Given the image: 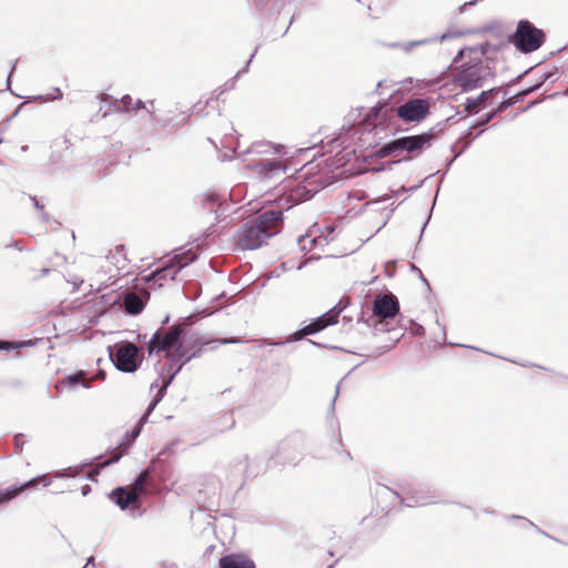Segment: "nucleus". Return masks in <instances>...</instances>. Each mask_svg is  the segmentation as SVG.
<instances>
[{"label": "nucleus", "mask_w": 568, "mask_h": 568, "mask_svg": "<svg viewBox=\"0 0 568 568\" xmlns=\"http://www.w3.org/2000/svg\"><path fill=\"white\" fill-rule=\"evenodd\" d=\"M132 98L129 94H125L120 100H115V110L119 112H128L132 109Z\"/></svg>", "instance_id": "33"}, {"label": "nucleus", "mask_w": 568, "mask_h": 568, "mask_svg": "<svg viewBox=\"0 0 568 568\" xmlns=\"http://www.w3.org/2000/svg\"><path fill=\"white\" fill-rule=\"evenodd\" d=\"M91 460H85L78 466L64 468L55 474L59 478H74L83 473V470L91 466Z\"/></svg>", "instance_id": "30"}, {"label": "nucleus", "mask_w": 568, "mask_h": 568, "mask_svg": "<svg viewBox=\"0 0 568 568\" xmlns=\"http://www.w3.org/2000/svg\"><path fill=\"white\" fill-rule=\"evenodd\" d=\"M186 334V324L176 322L168 329L159 328L151 337L148 344V354L152 356L153 354H159L161 352H166L170 349H174L178 346H185L183 343V337Z\"/></svg>", "instance_id": "9"}, {"label": "nucleus", "mask_w": 568, "mask_h": 568, "mask_svg": "<svg viewBox=\"0 0 568 568\" xmlns=\"http://www.w3.org/2000/svg\"><path fill=\"white\" fill-rule=\"evenodd\" d=\"M62 383L69 388H74L78 385H81L84 388L90 387V382L88 381L87 373L84 371H79L65 376Z\"/></svg>", "instance_id": "27"}, {"label": "nucleus", "mask_w": 568, "mask_h": 568, "mask_svg": "<svg viewBox=\"0 0 568 568\" xmlns=\"http://www.w3.org/2000/svg\"><path fill=\"white\" fill-rule=\"evenodd\" d=\"M501 113V111H498V108L496 110H493L480 118H478L473 124L476 128H481L487 125L490 121H493L497 114Z\"/></svg>", "instance_id": "34"}, {"label": "nucleus", "mask_w": 568, "mask_h": 568, "mask_svg": "<svg viewBox=\"0 0 568 568\" xmlns=\"http://www.w3.org/2000/svg\"><path fill=\"white\" fill-rule=\"evenodd\" d=\"M16 63H17V62H14V63L12 64V67H11V69H10V72H9V74H8V78H7V90H10V85H11V75H12V73H13V72H14V70H16Z\"/></svg>", "instance_id": "49"}, {"label": "nucleus", "mask_w": 568, "mask_h": 568, "mask_svg": "<svg viewBox=\"0 0 568 568\" xmlns=\"http://www.w3.org/2000/svg\"><path fill=\"white\" fill-rule=\"evenodd\" d=\"M170 322V315H166L162 321V326L160 328L164 329V326Z\"/></svg>", "instance_id": "59"}, {"label": "nucleus", "mask_w": 568, "mask_h": 568, "mask_svg": "<svg viewBox=\"0 0 568 568\" xmlns=\"http://www.w3.org/2000/svg\"><path fill=\"white\" fill-rule=\"evenodd\" d=\"M223 424H225L226 428H233L235 426V419L233 417V413H226L222 416Z\"/></svg>", "instance_id": "41"}, {"label": "nucleus", "mask_w": 568, "mask_h": 568, "mask_svg": "<svg viewBox=\"0 0 568 568\" xmlns=\"http://www.w3.org/2000/svg\"><path fill=\"white\" fill-rule=\"evenodd\" d=\"M54 94L55 95H52V94H45V95H37V97H33L31 98L30 101H53L55 99H61L62 98V92L59 88H54Z\"/></svg>", "instance_id": "37"}, {"label": "nucleus", "mask_w": 568, "mask_h": 568, "mask_svg": "<svg viewBox=\"0 0 568 568\" xmlns=\"http://www.w3.org/2000/svg\"><path fill=\"white\" fill-rule=\"evenodd\" d=\"M178 270L174 266V263H172L171 260H169L162 267L156 268L155 271L151 272L150 274L145 275L143 277L144 282L146 283H158L159 286H162V282L166 280H174Z\"/></svg>", "instance_id": "16"}, {"label": "nucleus", "mask_w": 568, "mask_h": 568, "mask_svg": "<svg viewBox=\"0 0 568 568\" xmlns=\"http://www.w3.org/2000/svg\"><path fill=\"white\" fill-rule=\"evenodd\" d=\"M410 270H412V272L416 273V276H418L419 280L427 286V288L430 290V285L428 283V281L425 278V276L423 275V272L420 271V268L417 267L416 265L412 264Z\"/></svg>", "instance_id": "43"}, {"label": "nucleus", "mask_w": 568, "mask_h": 568, "mask_svg": "<svg viewBox=\"0 0 568 568\" xmlns=\"http://www.w3.org/2000/svg\"><path fill=\"white\" fill-rule=\"evenodd\" d=\"M468 146H469V142H468V143H465V145H464V146H463L458 152H456V153H455V156H454V158H452V159L448 161V163H447V165H446V170H445V171H444V173H443V176L447 173V171H448L449 166L453 164V162H454V161H455V160H456V159H457V158H458L463 152H465V150H466Z\"/></svg>", "instance_id": "45"}, {"label": "nucleus", "mask_w": 568, "mask_h": 568, "mask_svg": "<svg viewBox=\"0 0 568 568\" xmlns=\"http://www.w3.org/2000/svg\"><path fill=\"white\" fill-rule=\"evenodd\" d=\"M338 390H339V384L336 386V393H335V396L332 399V404H331V407H329L332 413H334V409H335V400H336V398L338 396Z\"/></svg>", "instance_id": "50"}, {"label": "nucleus", "mask_w": 568, "mask_h": 568, "mask_svg": "<svg viewBox=\"0 0 568 568\" xmlns=\"http://www.w3.org/2000/svg\"><path fill=\"white\" fill-rule=\"evenodd\" d=\"M219 95L217 97H211L210 99H206V101L204 102V106H207L210 104L211 101L213 100H217Z\"/></svg>", "instance_id": "62"}, {"label": "nucleus", "mask_w": 568, "mask_h": 568, "mask_svg": "<svg viewBox=\"0 0 568 568\" xmlns=\"http://www.w3.org/2000/svg\"><path fill=\"white\" fill-rule=\"evenodd\" d=\"M293 18H294V17L292 16V17H291V19H290L288 24L284 28V30H283V32H282V36H285V34L287 33V31H288V29H290V26L292 24Z\"/></svg>", "instance_id": "57"}, {"label": "nucleus", "mask_w": 568, "mask_h": 568, "mask_svg": "<svg viewBox=\"0 0 568 568\" xmlns=\"http://www.w3.org/2000/svg\"><path fill=\"white\" fill-rule=\"evenodd\" d=\"M429 220H430V214H428V217L426 219V221L424 222V224L422 226V233H424ZM422 237H423V234H420L419 241L422 240Z\"/></svg>", "instance_id": "55"}, {"label": "nucleus", "mask_w": 568, "mask_h": 568, "mask_svg": "<svg viewBox=\"0 0 568 568\" xmlns=\"http://www.w3.org/2000/svg\"><path fill=\"white\" fill-rule=\"evenodd\" d=\"M290 2L291 0H254L256 9L267 19L274 16L278 17L283 8Z\"/></svg>", "instance_id": "17"}, {"label": "nucleus", "mask_w": 568, "mask_h": 568, "mask_svg": "<svg viewBox=\"0 0 568 568\" xmlns=\"http://www.w3.org/2000/svg\"><path fill=\"white\" fill-rule=\"evenodd\" d=\"M50 273V268L48 267H44L41 270V275L44 276V275H48Z\"/></svg>", "instance_id": "64"}, {"label": "nucleus", "mask_w": 568, "mask_h": 568, "mask_svg": "<svg viewBox=\"0 0 568 568\" xmlns=\"http://www.w3.org/2000/svg\"><path fill=\"white\" fill-rule=\"evenodd\" d=\"M510 518L524 520L528 526L535 527L539 532L546 535L547 537H550L548 534H546L545 531L540 530L534 523H531L530 520H528L525 517L513 515V516H510Z\"/></svg>", "instance_id": "46"}, {"label": "nucleus", "mask_w": 568, "mask_h": 568, "mask_svg": "<svg viewBox=\"0 0 568 568\" xmlns=\"http://www.w3.org/2000/svg\"><path fill=\"white\" fill-rule=\"evenodd\" d=\"M245 462V468H244V476L245 478H253L257 476L261 471H265L268 467V464L262 465V463H258L257 460H248V457H244Z\"/></svg>", "instance_id": "29"}, {"label": "nucleus", "mask_w": 568, "mask_h": 568, "mask_svg": "<svg viewBox=\"0 0 568 568\" xmlns=\"http://www.w3.org/2000/svg\"><path fill=\"white\" fill-rule=\"evenodd\" d=\"M388 320L385 318H378V317H364V313H362L361 317L358 318V322L365 323L368 327H372L375 332H389L390 328L388 327Z\"/></svg>", "instance_id": "28"}, {"label": "nucleus", "mask_w": 568, "mask_h": 568, "mask_svg": "<svg viewBox=\"0 0 568 568\" xmlns=\"http://www.w3.org/2000/svg\"><path fill=\"white\" fill-rule=\"evenodd\" d=\"M34 343L32 341H7V339H0V351H12V349H19L23 347L32 346Z\"/></svg>", "instance_id": "31"}, {"label": "nucleus", "mask_w": 568, "mask_h": 568, "mask_svg": "<svg viewBox=\"0 0 568 568\" xmlns=\"http://www.w3.org/2000/svg\"><path fill=\"white\" fill-rule=\"evenodd\" d=\"M123 304L125 312L130 315H139L145 307L144 300L135 293H124Z\"/></svg>", "instance_id": "22"}, {"label": "nucleus", "mask_w": 568, "mask_h": 568, "mask_svg": "<svg viewBox=\"0 0 568 568\" xmlns=\"http://www.w3.org/2000/svg\"><path fill=\"white\" fill-rule=\"evenodd\" d=\"M280 150L271 142L258 141L250 145V148L243 152H239V155H260L268 153H278Z\"/></svg>", "instance_id": "23"}, {"label": "nucleus", "mask_w": 568, "mask_h": 568, "mask_svg": "<svg viewBox=\"0 0 568 568\" xmlns=\"http://www.w3.org/2000/svg\"><path fill=\"white\" fill-rule=\"evenodd\" d=\"M283 226V211L277 207L264 210L244 223L235 234L236 245L243 250H256L266 240L278 234Z\"/></svg>", "instance_id": "1"}, {"label": "nucleus", "mask_w": 568, "mask_h": 568, "mask_svg": "<svg viewBox=\"0 0 568 568\" xmlns=\"http://www.w3.org/2000/svg\"><path fill=\"white\" fill-rule=\"evenodd\" d=\"M423 184V181L417 184V185H414L409 189H406L405 186H402L399 190H396V191H393L392 192V195H383V196H379L373 201H369L367 202V205L369 204H378V203H384V202H387L388 200H390L392 197H396L398 196L402 192H405V191H414V190H417L418 187H420Z\"/></svg>", "instance_id": "32"}, {"label": "nucleus", "mask_w": 568, "mask_h": 568, "mask_svg": "<svg viewBox=\"0 0 568 568\" xmlns=\"http://www.w3.org/2000/svg\"><path fill=\"white\" fill-rule=\"evenodd\" d=\"M122 457V453L119 452H110L106 458H102V456L95 457L99 462L94 465L92 469H90L87 474V478L89 480H97V477L100 474V470L106 466L118 463Z\"/></svg>", "instance_id": "20"}, {"label": "nucleus", "mask_w": 568, "mask_h": 568, "mask_svg": "<svg viewBox=\"0 0 568 568\" xmlns=\"http://www.w3.org/2000/svg\"><path fill=\"white\" fill-rule=\"evenodd\" d=\"M256 51H257V48L255 49V51H254V52H256ZM254 54H255V53H253V54L251 55V59L247 61V63L245 64V67L236 73V77H240L241 74H243V73L247 72V70H248V65H250V63H251V61H252V59H253Z\"/></svg>", "instance_id": "48"}, {"label": "nucleus", "mask_w": 568, "mask_h": 568, "mask_svg": "<svg viewBox=\"0 0 568 568\" xmlns=\"http://www.w3.org/2000/svg\"><path fill=\"white\" fill-rule=\"evenodd\" d=\"M399 301L392 292L378 293L372 302L369 316L393 320L399 314Z\"/></svg>", "instance_id": "12"}, {"label": "nucleus", "mask_w": 568, "mask_h": 568, "mask_svg": "<svg viewBox=\"0 0 568 568\" xmlns=\"http://www.w3.org/2000/svg\"><path fill=\"white\" fill-rule=\"evenodd\" d=\"M308 343L312 344V345H315V346H320V347H324V348H334L333 346H328V345H325V344H320V343H316L312 339H308Z\"/></svg>", "instance_id": "52"}, {"label": "nucleus", "mask_w": 568, "mask_h": 568, "mask_svg": "<svg viewBox=\"0 0 568 568\" xmlns=\"http://www.w3.org/2000/svg\"><path fill=\"white\" fill-rule=\"evenodd\" d=\"M144 108H145L144 103L141 100H138L135 103V109L140 110V109H144Z\"/></svg>", "instance_id": "58"}, {"label": "nucleus", "mask_w": 568, "mask_h": 568, "mask_svg": "<svg viewBox=\"0 0 568 568\" xmlns=\"http://www.w3.org/2000/svg\"><path fill=\"white\" fill-rule=\"evenodd\" d=\"M558 73V69L555 68L554 71H549V72H545L541 78H540V81L537 82L534 87H537V90L545 83L547 82L548 80H557V78H555V75H557Z\"/></svg>", "instance_id": "38"}, {"label": "nucleus", "mask_w": 568, "mask_h": 568, "mask_svg": "<svg viewBox=\"0 0 568 568\" xmlns=\"http://www.w3.org/2000/svg\"><path fill=\"white\" fill-rule=\"evenodd\" d=\"M345 307H346V304H343V301H339L335 306H333L326 313L314 318V322H316V324L322 329H325L326 327L334 325L338 322V317H339L341 313L345 310Z\"/></svg>", "instance_id": "19"}, {"label": "nucleus", "mask_w": 568, "mask_h": 568, "mask_svg": "<svg viewBox=\"0 0 568 568\" xmlns=\"http://www.w3.org/2000/svg\"><path fill=\"white\" fill-rule=\"evenodd\" d=\"M321 331L323 329L316 324V322H314V320L304 326V333H306L308 336L314 335Z\"/></svg>", "instance_id": "40"}, {"label": "nucleus", "mask_w": 568, "mask_h": 568, "mask_svg": "<svg viewBox=\"0 0 568 568\" xmlns=\"http://www.w3.org/2000/svg\"><path fill=\"white\" fill-rule=\"evenodd\" d=\"M168 359V366L163 368L162 374H166L163 377L162 385L158 388V392L151 403L148 405L144 414L141 416V420L149 418L151 413L154 410L156 405L161 402L166 393V388L170 386L175 376L181 372L183 366L189 363L192 358L200 355L201 349L197 348L192 351L186 346H178L174 349L164 352Z\"/></svg>", "instance_id": "5"}, {"label": "nucleus", "mask_w": 568, "mask_h": 568, "mask_svg": "<svg viewBox=\"0 0 568 568\" xmlns=\"http://www.w3.org/2000/svg\"><path fill=\"white\" fill-rule=\"evenodd\" d=\"M449 38H452V34L449 32H445L440 37H432V38H426V39H422V40L408 41V42H404V43L396 42V43H392L389 47L390 48H400L404 52L408 53L415 47L428 44L432 42H443Z\"/></svg>", "instance_id": "21"}, {"label": "nucleus", "mask_w": 568, "mask_h": 568, "mask_svg": "<svg viewBox=\"0 0 568 568\" xmlns=\"http://www.w3.org/2000/svg\"><path fill=\"white\" fill-rule=\"evenodd\" d=\"M31 200H32V202H33L34 207L40 209V210H42V209H43V205H41V204L39 203V200H38L36 196L31 197Z\"/></svg>", "instance_id": "53"}, {"label": "nucleus", "mask_w": 568, "mask_h": 568, "mask_svg": "<svg viewBox=\"0 0 568 568\" xmlns=\"http://www.w3.org/2000/svg\"><path fill=\"white\" fill-rule=\"evenodd\" d=\"M545 40V32L526 19L519 20L515 32L508 36V42L521 53H531L538 50Z\"/></svg>", "instance_id": "7"}, {"label": "nucleus", "mask_w": 568, "mask_h": 568, "mask_svg": "<svg viewBox=\"0 0 568 568\" xmlns=\"http://www.w3.org/2000/svg\"><path fill=\"white\" fill-rule=\"evenodd\" d=\"M491 75L490 67L483 61H477L462 65L454 74V83L460 88L462 92H468L481 88L485 80Z\"/></svg>", "instance_id": "10"}, {"label": "nucleus", "mask_w": 568, "mask_h": 568, "mask_svg": "<svg viewBox=\"0 0 568 568\" xmlns=\"http://www.w3.org/2000/svg\"><path fill=\"white\" fill-rule=\"evenodd\" d=\"M445 123H438L436 126L416 135H405L394 139L383 144L377 151L376 155L379 158L393 156L395 160L389 164H397L405 161H410L422 154L424 149L429 148L444 130Z\"/></svg>", "instance_id": "2"}, {"label": "nucleus", "mask_w": 568, "mask_h": 568, "mask_svg": "<svg viewBox=\"0 0 568 568\" xmlns=\"http://www.w3.org/2000/svg\"><path fill=\"white\" fill-rule=\"evenodd\" d=\"M89 565H92L93 568H98V566L95 565L94 562V557L93 556H90L87 560V565L85 566H89Z\"/></svg>", "instance_id": "54"}, {"label": "nucleus", "mask_w": 568, "mask_h": 568, "mask_svg": "<svg viewBox=\"0 0 568 568\" xmlns=\"http://www.w3.org/2000/svg\"><path fill=\"white\" fill-rule=\"evenodd\" d=\"M247 168L255 171L262 180H282L286 174V166L278 159L252 160Z\"/></svg>", "instance_id": "13"}, {"label": "nucleus", "mask_w": 568, "mask_h": 568, "mask_svg": "<svg viewBox=\"0 0 568 568\" xmlns=\"http://www.w3.org/2000/svg\"><path fill=\"white\" fill-rule=\"evenodd\" d=\"M305 336H308L306 333H304V327L297 329L296 332H294L293 334H291L285 342H274V343H271L272 345H283L285 343H292V342H297V341H301L303 339Z\"/></svg>", "instance_id": "35"}, {"label": "nucleus", "mask_w": 568, "mask_h": 568, "mask_svg": "<svg viewBox=\"0 0 568 568\" xmlns=\"http://www.w3.org/2000/svg\"><path fill=\"white\" fill-rule=\"evenodd\" d=\"M196 258L197 254L192 248L185 251H182L181 248L179 252H175L173 257L170 260L172 261V263H174V266L178 270V272H180L182 268L193 263Z\"/></svg>", "instance_id": "24"}, {"label": "nucleus", "mask_w": 568, "mask_h": 568, "mask_svg": "<svg viewBox=\"0 0 568 568\" xmlns=\"http://www.w3.org/2000/svg\"><path fill=\"white\" fill-rule=\"evenodd\" d=\"M399 489L393 490L387 486L379 485L376 494L378 496L390 494L399 499V505H405L406 507H422L442 501L439 490L430 486L413 488L409 484H405L400 485Z\"/></svg>", "instance_id": "6"}, {"label": "nucleus", "mask_w": 568, "mask_h": 568, "mask_svg": "<svg viewBox=\"0 0 568 568\" xmlns=\"http://www.w3.org/2000/svg\"><path fill=\"white\" fill-rule=\"evenodd\" d=\"M306 237H307V236H305V235H301V236L298 237V244H300V245H302V246H303V248H305V245H304L303 243H304V241L306 240Z\"/></svg>", "instance_id": "60"}, {"label": "nucleus", "mask_w": 568, "mask_h": 568, "mask_svg": "<svg viewBox=\"0 0 568 568\" xmlns=\"http://www.w3.org/2000/svg\"><path fill=\"white\" fill-rule=\"evenodd\" d=\"M475 129H476V126H474V124H471V125H470V128L468 129V131L465 133V135H464V136H462V138H459V139L455 142V144H453V145H452V151H453V152H455L457 144H458V143H460L464 139H467V142H466V143H468V142H469V144H470V143H471V139H473V138H475V135H474V130H475ZM481 133H483V130H481V131H479V132L476 134V136L480 135Z\"/></svg>", "instance_id": "36"}, {"label": "nucleus", "mask_w": 568, "mask_h": 568, "mask_svg": "<svg viewBox=\"0 0 568 568\" xmlns=\"http://www.w3.org/2000/svg\"><path fill=\"white\" fill-rule=\"evenodd\" d=\"M321 331L323 329L316 324V322H314V320L304 326V333H306L308 336L314 335Z\"/></svg>", "instance_id": "39"}, {"label": "nucleus", "mask_w": 568, "mask_h": 568, "mask_svg": "<svg viewBox=\"0 0 568 568\" xmlns=\"http://www.w3.org/2000/svg\"><path fill=\"white\" fill-rule=\"evenodd\" d=\"M302 452L301 437L291 436L278 444L276 453L270 456V460H275L278 464H296L302 457Z\"/></svg>", "instance_id": "11"}, {"label": "nucleus", "mask_w": 568, "mask_h": 568, "mask_svg": "<svg viewBox=\"0 0 568 568\" xmlns=\"http://www.w3.org/2000/svg\"><path fill=\"white\" fill-rule=\"evenodd\" d=\"M90 493H91V486H90V485H88V484H87V485H83V486L81 487V494H82L83 496H87V495H89Z\"/></svg>", "instance_id": "51"}, {"label": "nucleus", "mask_w": 568, "mask_h": 568, "mask_svg": "<svg viewBox=\"0 0 568 568\" xmlns=\"http://www.w3.org/2000/svg\"><path fill=\"white\" fill-rule=\"evenodd\" d=\"M394 268H395V261H388L386 264H385V274L387 276H393L394 275Z\"/></svg>", "instance_id": "47"}, {"label": "nucleus", "mask_w": 568, "mask_h": 568, "mask_svg": "<svg viewBox=\"0 0 568 568\" xmlns=\"http://www.w3.org/2000/svg\"><path fill=\"white\" fill-rule=\"evenodd\" d=\"M23 437H24L23 434L14 435V447H16L17 454H20L22 452V446L24 444Z\"/></svg>", "instance_id": "42"}, {"label": "nucleus", "mask_w": 568, "mask_h": 568, "mask_svg": "<svg viewBox=\"0 0 568 568\" xmlns=\"http://www.w3.org/2000/svg\"><path fill=\"white\" fill-rule=\"evenodd\" d=\"M499 92L498 88H491L489 90L480 92L476 98H467L464 103V110L467 115L477 113L480 108L490 102Z\"/></svg>", "instance_id": "15"}, {"label": "nucleus", "mask_w": 568, "mask_h": 568, "mask_svg": "<svg viewBox=\"0 0 568 568\" xmlns=\"http://www.w3.org/2000/svg\"><path fill=\"white\" fill-rule=\"evenodd\" d=\"M429 109V101L423 98L408 99L395 110L388 102H384L372 108L366 113L364 121L367 125L376 128L387 121L390 112H395L406 123L420 122L428 115Z\"/></svg>", "instance_id": "3"}, {"label": "nucleus", "mask_w": 568, "mask_h": 568, "mask_svg": "<svg viewBox=\"0 0 568 568\" xmlns=\"http://www.w3.org/2000/svg\"><path fill=\"white\" fill-rule=\"evenodd\" d=\"M51 484L50 477L47 475L37 476L30 480L24 481L23 484H20L18 486H11L6 489H0V506L11 501L17 496H19L21 493L34 489L39 485H42L43 487H47Z\"/></svg>", "instance_id": "14"}, {"label": "nucleus", "mask_w": 568, "mask_h": 568, "mask_svg": "<svg viewBox=\"0 0 568 568\" xmlns=\"http://www.w3.org/2000/svg\"><path fill=\"white\" fill-rule=\"evenodd\" d=\"M537 90V87H529L526 88L519 92H517L515 95L501 101L498 104V111H506L509 106L514 105L515 103L523 101L527 95L535 92Z\"/></svg>", "instance_id": "25"}, {"label": "nucleus", "mask_w": 568, "mask_h": 568, "mask_svg": "<svg viewBox=\"0 0 568 568\" xmlns=\"http://www.w3.org/2000/svg\"><path fill=\"white\" fill-rule=\"evenodd\" d=\"M416 335H423L424 334V327L422 325H418L416 328H415V332H414Z\"/></svg>", "instance_id": "56"}, {"label": "nucleus", "mask_w": 568, "mask_h": 568, "mask_svg": "<svg viewBox=\"0 0 568 568\" xmlns=\"http://www.w3.org/2000/svg\"><path fill=\"white\" fill-rule=\"evenodd\" d=\"M11 246H13V247H16V248H18V250H20V251L22 250V248L19 246V242H18V241H16V242H13L12 244L8 245V247H11Z\"/></svg>", "instance_id": "63"}, {"label": "nucleus", "mask_w": 568, "mask_h": 568, "mask_svg": "<svg viewBox=\"0 0 568 568\" xmlns=\"http://www.w3.org/2000/svg\"><path fill=\"white\" fill-rule=\"evenodd\" d=\"M158 491L159 486L153 478L152 469L146 468L136 475L131 488L119 486L109 494V498L121 510H125L131 506V510L134 511L141 508L143 497L156 494Z\"/></svg>", "instance_id": "4"}, {"label": "nucleus", "mask_w": 568, "mask_h": 568, "mask_svg": "<svg viewBox=\"0 0 568 568\" xmlns=\"http://www.w3.org/2000/svg\"><path fill=\"white\" fill-rule=\"evenodd\" d=\"M202 101L200 100L195 105H194V109L196 110L195 112L199 113L200 111H202Z\"/></svg>", "instance_id": "61"}, {"label": "nucleus", "mask_w": 568, "mask_h": 568, "mask_svg": "<svg viewBox=\"0 0 568 568\" xmlns=\"http://www.w3.org/2000/svg\"><path fill=\"white\" fill-rule=\"evenodd\" d=\"M220 201V195L217 193H209L204 196L203 202L205 204H216Z\"/></svg>", "instance_id": "44"}, {"label": "nucleus", "mask_w": 568, "mask_h": 568, "mask_svg": "<svg viewBox=\"0 0 568 568\" xmlns=\"http://www.w3.org/2000/svg\"><path fill=\"white\" fill-rule=\"evenodd\" d=\"M148 420H141L139 419L136 426L129 433L125 434L124 440L119 445L116 449H113L112 452H119L122 453V456L128 450L129 446L135 440V438L139 436L142 425Z\"/></svg>", "instance_id": "26"}, {"label": "nucleus", "mask_w": 568, "mask_h": 568, "mask_svg": "<svg viewBox=\"0 0 568 568\" xmlns=\"http://www.w3.org/2000/svg\"><path fill=\"white\" fill-rule=\"evenodd\" d=\"M220 568H256L252 559L244 554H229L219 561Z\"/></svg>", "instance_id": "18"}, {"label": "nucleus", "mask_w": 568, "mask_h": 568, "mask_svg": "<svg viewBox=\"0 0 568 568\" xmlns=\"http://www.w3.org/2000/svg\"><path fill=\"white\" fill-rule=\"evenodd\" d=\"M109 356L115 368L123 373H134L143 359L141 348L129 341L109 346Z\"/></svg>", "instance_id": "8"}]
</instances>
